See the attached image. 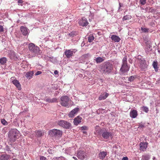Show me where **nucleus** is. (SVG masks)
<instances>
[{"instance_id":"f257e3e1","label":"nucleus","mask_w":160,"mask_h":160,"mask_svg":"<svg viewBox=\"0 0 160 160\" xmlns=\"http://www.w3.org/2000/svg\"><path fill=\"white\" fill-rule=\"evenodd\" d=\"M100 72L103 74H108L110 73L112 71V65L110 62H107L102 64L99 68Z\"/></svg>"},{"instance_id":"f03ea898","label":"nucleus","mask_w":160,"mask_h":160,"mask_svg":"<svg viewBox=\"0 0 160 160\" xmlns=\"http://www.w3.org/2000/svg\"><path fill=\"white\" fill-rule=\"evenodd\" d=\"M100 134L103 138L107 141L112 139L113 137V134L112 132L106 129L101 130Z\"/></svg>"},{"instance_id":"7ed1b4c3","label":"nucleus","mask_w":160,"mask_h":160,"mask_svg":"<svg viewBox=\"0 0 160 160\" xmlns=\"http://www.w3.org/2000/svg\"><path fill=\"white\" fill-rule=\"evenodd\" d=\"M19 131L17 129H11L9 132L8 138L11 141L15 142L18 136Z\"/></svg>"},{"instance_id":"20e7f679","label":"nucleus","mask_w":160,"mask_h":160,"mask_svg":"<svg viewBox=\"0 0 160 160\" xmlns=\"http://www.w3.org/2000/svg\"><path fill=\"white\" fill-rule=\"evenodd\" d=\"M28 49L34 55L40 54V50L39 48L33 43H30L29 44Z\"/></svg>"},{"instance_id":"39448f33","label":"nucleus","mask_w":160,"mask_h":160,"mask_svg":"<svg viewBox=\"0 0 160 160\" xmlns=\"http://www.w3.org/2000/svg\"><path fill=\"white\" fill-rule=\"evenodd\" d=\"M127 60L126 56H125L122 60V64L120 71L123 73L127 72L129 69V67L128 65Z\"/></svg>"},{"instance_id":"423d86ee","label":"nucleus","mask_w":160,"mask_h":160,"mask_svg":"<svg viewBox=\"0 0 160 160\" xmlns=\"http://www.w3.org/2000/svg\"><path fill=\"white\" fill-rule=\"evenodd\" d=\"M58 124L64 128L69 129L71 127V124L69 122L63 120L58 121Z\"/></svg>"},{"instance_id":"0eeeda50","label":"nucleus","mask_w":160,"mask_h":160,"mask_svg":"<svg viewBox=\"0 0 160 160\" xmlns=\"http://www.w3.org/2000/svg\"><path fill=\"white\" fill-rule=\"evenodd\" d=\"M49 133L52 136L57 138L61 137L62 135V131L57 129L51 130Z\"/></svg>"},{"instance_id":"6e6552de","label":"nucleus","mask_w":160,"mask_h":160,"mask_svg":"<svg viewBox=\"0 0 160 160\" xmlns=\"http://www.w3.org/2000/svg\"><path fill=\"white\" fill-rule=\"evenodd\" d=\"M60 99L61 101L60 103L62 106L67 107L68 106L69 98L67 96L62 97Z\"/></svg>"},{"instance_id":"1a4fd4ad","label":"nucleus","mask_w":160,"mask_h":160,"mask_svg":"<svg viewBox=\"0 0 160 160\" xmlns=\"http://www.w3.org/2000/svg\"><path fill=\"white\" fill-rule=\"evenodd\" d=\"M139 67L141 69L142 71H146L147 68V66L146 61L143 59L142 60H139Z\"/></svg>"},{"instance_id":"9d476101","label":"nucleus","mask_w":160,"mask_h":160,"mask_svg":"<svg viewBox=\"0 0 160 160\" xmlns=\"http://www.w3.org/2000/svg\"><path fill=\"white\" fill-rule=\"evenodd\" d=\"M77 157L81 160L84 159L86 157V153L83 151H79L77 153Z\"/></svg>"},{"instance_id":"9b49d317","label":"nucleus","mask_w":160,"mask_h":160,"mask_svg":"<svg viewBox=\"0 0 160 160\" xmlns=\"http://www.w3.org/2000/svg\"><path fill=\"white\" fill-rule=\"evenodd\" d=\"M148 143L147 142H142L139 144V150L140 151H144L147 148Z\"/></svg>"},{"instance_id":"f8f14e48","label":"nucleus","mask_w":160,"mask_h":160,"mask_svg":"<svg viewBox=\"0 0 160 160\" xmlns=\"http://www.w3.org/2000/svg\"><path fill=\"white\" fill-rule=\"evenodd\" d=\"M79 109V108H76L71 111L68 114L69 118H72L74 117L75 115L78 112Z\"/></svg>"},{"instance_id":"ddd939ff","label":"nucleus","mask_w":160,"mask_h":160,"mask_svg":"<svg viewBox=\"0 0 160 160\" xmlns=\"http://www.w3.org/2000/svg\"><path fill=\"white\" fill-rule=\"evenodd\" d=\"M78 23L80 25L82 26H86L88 24L86 18L84 17L82 18V19L79 21Z\"/></svg>"},{"instance_id":"4468645a","label":"nucleus","mask_w":160,"mask_h":160,"mask_svg":"<svg viewBox=\"0 0 160 160\" xmlns=\"http://www.w3.org/2000/svg\"><path fill=\"white\" fill-rule=\"evenodd\" d=\"M12 83L18 88V89L20 90L21 89V85L17 79H14L12 81Z\"/></svg>"},{"instance_id":"2eb2a0df","label":"nucleus","mask_w":160,"mask_h":160,"mask_svg":"<svg viewBox=\"0 0 160 160\" xmlns=\"http://www.w3.org/2000/svg\"><path fill=\"white\" fill-rule=\"evenodd\" d=\"M64 53L67 58H69L73 55V51L71 50H66Z\"/></svg>"},{"instance_id":"dca6fc26","label":"nucleus","mask_w":160,"mask_h":160,"mask_svg":"<svg viewBox=\"0 0 160 160\" xmlns=\"http://www.w3.org/2000/svg\"><path fill=\"white\" fill-rule=\"evenodd\" d=\"M21 32L24 36H26L28 33V28L27 27L24 26H21L20 28Z\"/></svg>"},{"instance_id":"f3484780","label":"nucleus","mask_w":160,"mask_h":160,"mask_svg":"<svg viewBox=\"0 0 160 160\" xmlns=\"http://www.w3.org/2000/svg\"><path fill=\"white\" fill-rule=\"evenodd\" d=\"M138 115V112L136 110H131L130 112V116L132 118H135Z\"/></svg>"},{"instance_id":"a211bd4d","label":"nucleus","mask_w":160,"mask_h":160,"mask_svg":"<svg viewBox=\"0 0 160 160\" xmlns=\"http://www.w3.org/2000/svg\"><path fill=\"white\" fill-rule=\"evenodd\" d=\"M82 119V118L81 117L79 116H77L74 119V124L75 125L77 126L81 122V120Z\"/></svg>"},{"instance_id":"6ab92c4d","label":"nucleus","mask_w":160,"mask_h":160,"mask_svg":"<svg viewBox=\"0 0 160 160\" xmlns=\"http://www.w3.org/2000/svg\"><path fill=\"white\" fill-rule=\"evenodd\" d=\"M109 94L105 92V93H102L98 98V100H104L106 99L107 97L108 96Z\"/></svg>"},{"instance_id":"aec40b11","label":"nucleus","mask_w":160,"mask_h":160,"mask_svg":"<svg viewBox=\"0 0 160 160\" xmlns=\"http://www.w3.org/2000/svg\"><path fill=\"white\" fill-rule=\"evenodd\" d=\"M111 38L114 42H119L121 40L120 38L118 36L116 35H112L111 36Z\"/></svg>"},{"instance_id":"412c9836","label":"nucleus","mask_w":160,"mask_h":160,"mask_svg":"<svg viewBox=\"0 0 160 160\" xmlns=\"http://www.w3.org/2000/svg\"><path fill=\"white\" fill-rule=\"evenodd\" d=\"M107 152L104 151L100 152L98 154V157L100 159L103 160L107 155Z\"/></svg>"},{"instance_id":"4be33fe9","label":"nucleus","mask_w":160,"mask_h":160,"mask_svg":"<svg viewBox=\"0 0 160 160\" xmlns=\"http://www.w3.org/2000/svg\"><path fill=\"white\" fill-rule=\"evenodd\" d=\"M34 74L33 71H29L27 72L25 75V77L28 79H30L32 78Z\"/></svg>"},{"instance_id":"5701e85b","label":"nucleus","mask_w":160,"mask_h":160,"mask_svg":"<svg viewBox=\"0 0 160 160\" xmlns=\"http://www.w3.org/2000/svg\"><path fill=\"white\" fill-rule=\"evenodd\" d=\"M10 156L7 154H2L0 155V160H8Z\"/></svg>"},{"instance_id":"b1692460","label":"nucleus","mask_w":160,"mask_h":160,"mask_svg":"<svg viewBox=\"0 0 160 160\" xmlns=\"http://www.w3.org/2000/svg\"><path fill=\"white\" fill-rule=\"evenodd\" d=\"M36 135L38 137H40L44 135V132L41 131H37L35 132Z\"/></svg>"},{"instance_id":"393cba45","label":"nucleus","mask_w":160,"mask_h":160,"mask_svg":"<svg viewBox=\"0 0 160 160\" xmlns=\"http://www.w3.org/2000/svg\"><path fill=\"white\" fill-rule=\"evenodd\" d=\"M7 61V59L6 58L3 57L0 59V63L3 65L5 64Z\"/></svg>"},{"instance_id":"a878e982","label":"nucleus","mask_w":160,"mask_h":160,"mask_svg":"<svg viewBox=\"0 0 160 160\" xmlns=\"http://www.w3.org/2000/svg\"><path fill=\"white\" fill-rule=\"evenodd\" d=\"M10 58L12 59H15L16 58V55L14 52H12L9 54Z\"/></svg>"},{"instance_id":"bb28decb","label":"nucleus","mask_w":160,"mask_h":160,"mask_svg":"<svg viewBox=\"0 0 160 160\" xmlns=\"http://www.w3.org/2000/svg\"><path fill=\"white\" fill-rule=\"evenodd\" d=\"M158 62L157 61H154L152 63V66L156 71H158Z\"/></svg>"},{"instance_id":"cd10ccee","label":"nucleus","mask_w":160,"mask_h":160,"mask_svg":"<svg viewBox=\"0 0 160 160\" xmlns=\"http://www.w3.org/2000/svg\"><path fill=\"white\" fill-rule=\"evenodd\" d=\"M95 60L97 63H99L103 62L104 59L101 57H98Z\"/></svg>"},{"instance_id":"c85d7f7f","label":"nucleus","mask_w":160,"mask_h":160,"mask_svg":"<svg viewBox=\"0 0 160 160\" xmlns=\"http://www.w3.org/2000/svg\"><path fill=\"white\" fill-rule=\"evenodd\" d=\"M137 78L136 76H132L129 77L128 80L130 82L133 81Z\"/></svg>"},{"instance_id":"c756f323","label":"nucleus","mask_w":160,"mask_h":160,"mask_svg":"<svg viewBox=\"0 0 160 160\" xmlns=\"http://www.w3.org/2000/svg\"><path fill=\"white\" fill-rule=\"evenodd\" d=\"M89 57V54L88 53L82 55L81 57V58L83 60H84L88 58Z\"/></svg>"},{"instance_id":"7c9ffc66","label":"nucleus","mask_w":160,"mask_h":160,"mask_svg":"<svg viewBox=\"0 0 160 160\" xmlns=\"http://www.w3.org/2000/svg\"><path fill=\"white\" fill-rule=\"evenodd\" d=\"M94 36L92 35H90L88 37V41L89 42H91L92 41L94 40Z\"/></svg>"},{"instance_id":"2f4dec72","label":"nucleus","mask_w":160,"mask_h":160,"mask_svg":"<svg viewBox=\"0 0 160 160\" xmlns=\"http://www.w3.org/2000/svg\"><path fill=\"white\" fill-rule=\"evenodd\" d=\"M131 18V16L129 15H126L124 16L123 18V20H129Z\"/></svg>"},{"instance_id":"473e14b6","label":"nucleus","mask_w":160,"mask_h":160,"mask_svg":"<svg viewBox=\"0 0 160 160\" xmlns=\"http://www.w3.org/2000/svg\"><path fill=\"white\" fill-rule=\"evenodd\" d=\"M141 30L144 32H149V29L142 27L141 28Z\"/></svg>"},{"instance_id":"72a5a7b5","label":"nucleus","mask_w":160,"mask_h":160,"mask_svg":"<svg viewBox=\"0 0 160 160\" xmlns=\"http://www.w3.org/2000/svg\"><path fill=\"white\" fill-rule=\"evenodd\" d=\"M1 122L4 125H6L8 124L7 122L4 119H1Z\"/></svg>"},{"instance_id":"f704fd0d","label":"nucleus","mask_w":160,"mask_h":160,"mask_svg":"<svg viewBox=\"0 0 160 160\" xmlns=\"http://www.w3.org/2000/svg\"><path fill=\"white\" fill-rule=\"evenodd\" d=\"M149 159L148 156H143L142 158V160H148Z\"/></svg>"},{"instance_id":"c9c22d12","label":"nucleus","mask_w":160,"mask_h":160,"mask_svg":"<svg viewBox=\"0 0 160 160\" xmlns=\"http://www.w3.org/2000/svg\"><path fill=\"white\" fill-rule=\"evenodd\" d=\"M146 0H140V3L142 5H144L146 3Z\"/></svg>"},{"instance_id":"e433bc0d","label":"nucleus","mask_w":160,"mask_h":160,"mask_svg":"<svg viewBox=\"0 0 160 160\" xmlns=\"http://www.w3.org/2000/svg\"><path fill=\"white\" fill-rule=\"evenodd\" d=\"M68 34L69 35V36L73 37L76 35V32L74 31H72L70 33H69Z\"/></svg>"},{"instance_id":"4c0bfd02","label":"nucleus","mask_w":160,"mask_h":160,"mask_svg":"<svg viewBox=\"0 0 160 160\" xmlns=\"http://www.w3.org/2000/svg\"><path fill=\"white\" fill-rule=\"evenodd\" d=\"M143 110L145 112H147L148 111V108L146 107H142Z\"/></svg>"},{"instance_id":"58836bf2","label":"nucleus","mask_w":160,"mask_h":160,"mask_svg":"<svg viewBox=\"0 0 160 160\" xmlns=\"http://www.w3.org/2000/svg\"><path fill=\"white\" fill-rule=\"evenodd\" d=\"M48 152L49 154H52L54 153V151L52 149H49L48 150Z\"/></svg>"},{"instance_id":"ea45409f","label":"nucleus","mask_w":160,"mask_h":160,"mask_svg":"<svg viewBox=\"0 0 160 160\" xmlns=\"http://www.w3.org/2000/svg\"><path fill=\"white\" fill-rule=\"evenodd\" d=\"M40 160H48L47 158L42 156H40Z\"/></svg>"},{"instance_id":"a19ab883","label":"nucleus","mask_w":160,"mask_h":160,"mask_svg":"<svg viewBox=\"0 0 160 160\" xmlns=\"http://www.w3.org/2000/svg\"><path fill=\"white\" fill-rule=\"evenodd\" d=\"M81 129L82 130H88V128L85 126H83L81 127Z\"/></svg>"},{"instance_id":"79ce46f5","label":"nucleus","mask_w":160,"mask_h":160,"mask_svg":"<svg viewBox=\"0 0 160 160\" xmlns=\"http://www.w3.org/2000/svg\"><path fill=\"white\" fill-rule=\"evenodd\" d=\"M4 31V28L3 26L0 25V33Z\"/></svg>"},{"instance_id":"37998d69","label":"nucleus","mask_w":160,"mask_h":160,"mask_svg":"<svg viewBox=\"0 0 160 160\" xmlns=\"http://www.w3.org/2000/svg\"><path fill=\"white\" fill-rule=\"evenodd\" d=\"M42 73V72L41 71H38V72H36V73H35V76H37V75H40V74H41Z\"/></svg>"},{"instance_id":"c03bdc74","label":"nucleus","mask_w":160,"mask_h":160,"mask_svg":"<svg viewBox=\"0 0 160 160\" xmlns=\"http://www.w3.org/2000/svg\"><path fill=\"white\" fill-rule=\"evenodd\" d=\"M58 160H65V158L62 157H61L58 158Z\"/></svg>"},{"instance_id":"a18cd8bd","label":"nucleus","mask_w":160,"mask_h":160,"mask_svg":"<svg viewBox=\"0 0 160 160\" xmlns=\"http://www.w3.org/2000/svg\"><path fill=\"white\" fill-rule=\"evenodd\" d=\"M57 100V99L56 98H53L52 99H51V101H52L51 102V103L56 102Z\"/></svg>"},{"instance_id":"49530a36","label":"nucleus","mask_w":160,"mask_h":160,"mask_svg":"<svg viewBox=\"0 0 160 160\" xmlns=\"http://www.w3.org/2000/svg\"><path fill=\"white\" fill-rule=\"evenodd\" d=\"M18 3L19 5L20 4V5H21V4L22 3V0H18Z\"/></svg>"},{"instance_id":"de8ad7c7","label":"nucleus","mask_w":160,"mask_h":160,"mask_svg":"<svg viewBox=\"0 0 160 160\" xmlns=\"http://www.w3.org/2000/svg\"><path fill=\"white\" fill-rule=\"evenodd\" d=\"M46 101L47 102H51V99L50 98H47L46 99Z\"/></svg>"},{"instance_id":"09e8293b","label":"nucleus","mask_w":160,"mask_h":160,"mask_svg":"<svg viewBox=\"0 0 160 160\" xmlns=\"http://www.w3.org/2000/svg\"><path fill=\"white\" fill-rule=\"evenodd\" d=\"M122 160H128V158L127 157H124L122 159Z\"/></svg>"},{"instance_id":"8fccbe9b","label":"nucleus","mask_w":160,"mask_h":160,"mask_svg":"<svg viewBox=\"0 0 160 160\" xmlns=\"http://www.w3.org/2000/svg\"><path fill=\"white\" fill-rule=\"evenodd\" d=\"M54 74L56 75V74H58V72L57 70H55L54 72Z\"/></svg>"},{"instance_id":"3c124183","label":"nucleus","mask_w":160,"mask_h":160,"mask_svg":"<svg viewBox=\"0 0 160 160\" xmlns=\"http://www.w3.org/2000/svg\"><path fill=\"white\" fill-rule=\"evenodd\" d=\"M144 126L143 125H140L139 126V128H142Z\"/></svg>"},{"instance_id":"603ef678","label":"nucleus","mask_w":160,"mask_h":160,"mask_svg":"<svg viewBox=\"0 0 160 160\" xmlns=\"http://www.w3.org/2000/svg\"><path fill=\"white\" fill-rule=\"evenodd\" d=\"M72 158H73L74 159H75V160H77V158H76V157H72Z\"/></svg>"},{"instance_id":"864d4df0","label":"nucleus","mask_w":160,"mask_h":160,"mask_svg":"<svg viewBox=\"0 0 160 160\" xmlns=\"http://www.w3.org/2000/svg\"><path fill=\"white\" fill-rule=\"evenodd\" d=\"M12 160H17V159L16 158H14L12 159Z\"/></svg>"},{"instance_id":"5fc2aeb1","label":"nucleus","mask_w":160,"mask_h":160,"mask_svg":"<svg viewBox=\"0 0 160 160\" xmlns=\"http://www.w3.org/2000/svg\"><path fill=\"white\" fill-rule=\"evenodd\" d=\"M83 133H86V132H85V131H84V132H83Z\"/></svg>"},{"instance_id":"6e6d98bb","label":"nucleus","mask_w":160,"mask_h":160,"mask_svg":"<svg viewBox=\"0 0 160 160\" xmlns=\"http://www.w3.org/2000/svg\"><path fill=\"white\" fill-rule=\"evenodd\" d=\"M158 52H160V49L158 50Z\"/></svg>"},{"instance_id":"4d7b16f0","label":"nucleus","mask_w":160,"mask_h":160,"mask_svg":"<svg viewBox=\"0 0 160 160\" xmlns=\"http://www.w3.org/2000/svg\"><path fill=\"white\" fill-rule=\"evenodd\" d=\"M12 78H11V79H12Z\"/></svg>"}]
</instances>
